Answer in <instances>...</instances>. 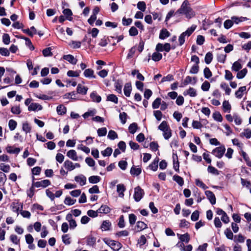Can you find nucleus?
<instances>
[{"mask_svg": "<svg viewBox=\"0 0 251 251\" xmlns=\"http://www.w3.org/2000/svg\"><path fill=\"white\" fill-rule=\"evenodd\" d=\"M98 210L100 213H108L110 211V209L106 205H101Z\"/></svg>", "mask_w": 251, "mask_h": 251, "instance_id": "obj_50", "label": "nucleus"}, {"mask_svg": "<svg viewBox=\"0 0 251 251\" xmlns=\"http://www.w3.org/2000/svg\"><path fill=\"white\" fill-rule=\"evenodd\" d=\"M131 90L132 87L131 83L128 82L126 83L124 88V92L125 96L127 97H129L130 95Z\"/></svg>", "mask_w": 251, "mask_h": 251, "instance_id": "obj_15", "label": "nucleus"}, {"mask_svg": "<svg viewBox=\"0 0 251 251\" xmlns=\"http://www.w3.org/2000/svg\"><path fill=\"white\" fill-rule=\"evenodd\" d=\"M67 156L73 160L77 161L78 160L77 153L74 150H71L69 151L67 153Z\"/></svg>", "mask_w": 251, "mask_h": 251, "instance_id": "obj_10", "label": "nucleus"}, {"mask_svg": "<svg viewBox=\"0 0 251 251\" xmlns=\"http://www.w3.org/2000/svg\"><path fill=\"white\" fill-rule=\"evenodd\" d=\"M138 129V125L135 123H133L130 124L128 127L129 132L131 134H134L136 132Z\"/></svg>", "mask_w": 251, "mask_h": 251, "instance_id": "obj_30", "label": "nucleus"}, {"mask_svg": "<svg viewBox=\"0 0 251 251\" xmlns=\"http://www.w3.org/2000/svg\"><path fill=\"white\" fill-rule=\"evenodd\" d=\"M23 130L26 133H29L31 131V127L27 123H25L23 124Z\"/></svg>", "mask_w": 251, "mask_h": 251, "instance_id": "obj_64", "label": "nucleus"}, {"mask_svg": "<svg viewBox=\"0 0 251 251\" xmlns=\"http://www.w3.org/2000/svg\"><path fill=\"white\" fill-rule=\"evenodd\" d=\"M221 88L225 91V93L227 95H229L231 92V89L228 87L227 84L225 82H222L220 84Z\"/></svg>", "mask_w": 251, "mask_h": 251, "instance_id": "obj_25", "label": "nucleus"}, {"mask_svg": "<svg viewBox=\"0 0 251 251\" xmlns=\"http://www.w3.org/2000/svg\"><path fill=\"white\" fill-rule=\"evenodd\" d=\"M42 109V106L37 103H31L28 108L29 111L41 110Z\"/></svg>", "mask_w": 251, "mask_h": 251, "instance_id": "obj_18", "label": "nucleus"}, {"mask_svg": "<svg viewBox=\"0 0 251 251\" xmlns=\"http://www.w3.org/2000/svg\"><path fill=\"white\" fill-rule=\"evenodd\" d=\"M161 99L159 98L156 99L152 104V106L153 109H157L159 107L161 104Z\"/></svg>", "mask_w": 251, "mask_h": 251, "instance_id": "obj_53", "label": "nucleus"}, {"mask_svg": "<svg viewBox=\"0 0 251 251\" xmlns=\"http://www.w3.org/2000/svg\"><path fill=\"white\" fill-rule=\"evenodd\" d=\"M163 135L166 140L169 139L172 136V132L170 128L164 131Z\"/></svg>", "mask_w": 251, "mask_h": 251, "instance_id": "obj_55", "label": "nucleus"}, {"mask_svg": "<svg viewBox=\"0 0 251 251\" xmlns=\"http://www.w3.org/2000/svg\"><path fill=\"white\" fill-rule=\"evenodd\" d=\"M10 207L13 212H16L18 215L20 210L23 208V203L19 202L18 201H14L11 203Z\"/></svg>", "mask_w": 251, "mask_h": 251, "instance_id": "obj_6", "label": "nucleus"}, {"mask_svg": "<svg viewBox=\"0 0 251 251\" xmlns=\"http://www.w3.org/2000/svg\"><path fill=\"white\" fill-rule=\"evenodd\" d=\"M107 137L110 140H114L118 138V135L115 131L110 130L108 132Z\"/></svg>", "mask_w": 251, "mask_h": 251, "instance_id": "obj_47", "label": "nucleus"}, {"mask_svg": "<svg viewBox=\"0 0 251 251\" xmlns=\"http://www.w3.org/2000/svg\"><path fill=\"white\" fill-rule=\"evenodd\" d=\"M192 80L194 81L193 83H196L197 81V78L196 77H194L192 78V77L190 76H187L186 77L185 79L184 80L183 82L182 83V86H186L188 85L189 83H191L192 82Z\"/></svg>", "mask_w": 251, "mask_h": 251, "instance_id": "obj_20", "label": "nucleus"}, {"mask_svg": "<svg viewBox=\"0 0 251 251\" xmlns=\"http://www.w3.org/2000/svg\"><path fill=\"white\" fill-rule=\"evenodd\" d=\"M177 236H179V239L182 242H184L187 243L190 240V236L189 234L187 233L182 235L177 234Z\"/></svg>", "mask_w": 251, "mask_h": 251, "instance_id": "obj_26", "label": "nucleus"}, {"mask_svg": "<svg viewBox=\"0 0 251 251\" xmlns=\"http://www.w3.org/2000/svg\"><path fill=\"white\" fill-rule=\"evenodd\" d=\"M83 74L84 76L86 77L93 78H95L96 77V75H94V71L91 69H85L84 71Z\"/></svg>", "mask_w": 251, "mask_h": 251, "instance_id": "obj_17", "label": "nucleus"}, {"mask_svg": "<svg viewBox=\"0 0 251 251\" xmlns=\"http://www.w3.org/2000/svg\"><path fill=\"white\" fill-rule=\"evenodd\" d=\"M210 87V84L207 81H205L201 85V88L203 91H207Z\"/></svg>", "mask_w": 251, "mask_h": 251, "instance_id": "obj_58", "label": "nucleus"}, {"mask_svg": "<svg viewBox=\"0 0 251 251\" xmlns=\"http://www.w3.org/2000/svg\"><path fill=\"white\" fill-rule=\"evenodd\" d=\"M141 172L142 170L140 167L133 166L130 169V174L135 176H139L141 173Z\"/></svg>", "mask_w": 251, "mask_h": 251, "instance_id": "obj_22", "label": "nucleus"}, {"mask_svg": "<svg viewBox=\"0 0 251 251\" xmlns=\"http://www.w3.org/2000/svg\"><path fill=\"white\" fill-rule=\"evenodd\" d=\"M89 181L92 184L97 183L100 182V178L98 176H93L89 177Z\"/></svg>", "mask_w": 251, "mask_h": 251, "instance_id": "obj_32", "label": "nucleus"}, {"mask_svg": "<svg viewBox=\"0 0 251 251\" xmlns=\"http://www.w3.org/2000/svg\"><path fill=\"white\" fill-rule=\"evenodd\" d=\"M63 13L66 16L67 19L69 21H71L72 20V18L71 16L72 15V12L70 9H65L63 11Z\"/></svg>", "mask_w": 251, "mask_h": 251, "instance_id": "obj_33", "label": "nucleus"}, {"mask_svg": "<svg viewBox=\"0 0 251 251\" xmlns=\"http://www.w3.org/2000/svg\"><path fill=\"white\" fill-rule=\"evenodd\" d=\"M112 149L111 148L108 147L104 151H101V153L103 156H109L112 154Z\"/></svg>", "mask_w": 251, "mask_h": 251, "instance_id": "obj_37", "label": "nucleus"}, {"mask_svg": "<svg viewBox=\"0 0 251 251\" xmlns=\"http://www.w3.org/2000/svg\"><path fill=\"white\" fill-rule=\"evenodd\" d=\"M88 88L81 84H79L77 86V92L78 93L85 95L87 93Z\"/></svg>", "mask_w": 251, "mask_h": 251, "instance_id": "obj_24", "label": "nucleus"}, {"mask_svg": "<svg viewBox=\"0 0 251 251\" xmlns=\"http://www.w3.org/2000/svg\"><path fill=\"white\" fill-rule=\"evenodd\" d=\"M75 180L76 182L78 183L81 186H83L86 183V177L84 176L80 175L75 176Z\"/></svg>", "mask_w": 251, "mask_h": 251, "instance_id": "obj_8", "label": "nucleus"}, {"mask_svg": "<svg viewBox=\"0 0 251 251\" xmlns=\"http://www.w3.org/2000/svg\"><path fill=\"white\" fill-rule=\"evenodd\" d=\"M34 177H33L32 183L33 184V185L35 186V187H37V188H39V187L46 188L47 186L50 185L51 184L50 181L48 179H44L43 180H42L40 181H37V182H34Z\"/></svg>", "mask_w": 251, "mask_h": 251, "instance_id": "obj_5", "label": "nucleus"}, {"mask_svg": "<svg viewBox=\"0 0 251 251\" xmlns=\"http://www.w3.org/2000/svg\"><path fill=\"white\" fill-rule=\"evenodd\" d=\"M245 240V237L242 234H238L235 235L234 237V241L237 243H244Z\"/></svg>", "mask_w": 251, "mask_h": 251, "instance_id": "obj_34", "label": "nucleus"}, {"mask_svg": "<svg viewBox=\"0 0 251 251\" xmlns=\"http://www.w3.org/2000/svg\"><path fill=\"white\" fill-rule=\"evenodd\" d=\"M213 59V54L211 52H207L205 56L204 60L207 64H210Z\"/></svg>", "mask_w": 251, "mask_h": 251, "instance_id": "obj_43", "label": "nucleus"}, {"mask_svg": "<svg viewBox=\"0 0 251 251\" xmlns=\"http://www.w3.org/2000/svg\"><path fill=\"white\" fill-rule=\"evenodd\" d=\"M162 58V55L160 53L155 52L152 55V59L154 61H158Z\"/></svg>", "mask_w": 251, "mask_h": 251, "instance_id": "obj_41", "label": "nucleus"}, {"mask_svg": "<svg viewBox=\"0 0 251 251\" xmlns=\"http://www.w3.org/2000/svg\"><path fill=\"white\" fill-rule=\"evenodd\" d=\"M104 242L106 245L109 246L115 251H118L122 247V245L119 242L117 241L109 239H104Z\"/></svg>", "mask_w": 251, "mask_h": 251, "instance_id": "obj_2", "label": "nucleus"}, {"mask_svg": "<svg viewBox=\"0 0 251 251\" xmlns=\"http://www.w3.org/2000/svg\"><path fill=\"white\" fill-rule=\"evenodd\" d=\"M138 9L142 11H145L146 9V5L144 1H139L137 4Z\"/></svg>", "mask_w": 251, "mask_h": 251, "instance_id": "obj_57", "label": "nucleus"}, {"mask_svg": "<svg viewBox=\"0 0 251 251\" xmlns=\"http://www.w3.org/2000/svg\"><path fill=\"white\" fill-rule=\"evenodd\" d=\"M56 111L59 115H62L66 113V108L63 105H59L56 108Z\"/></svg>", "mask_w": 251, "mask_h": 251, "instance_id": "obj_29", "label": "nucleus"}, {"mask_svg": "<svg viewBox=\"0 0 251 251\" xmlns=\"http://www.w3.org/2000/svg\"><path fill=\"white\" fill-rule=\"evenodd\" d=\"M173 180L176 182L180 186H182L184 184L183 178L178 175H174L173 177Z\"/></svg>", "mask_w": 251, "mask_h": 251, "instance_id": "obj_38", "label": "nucleus"}, {"mask_svg": "<svg viewBox=\"0 0 251 251\" xmlns=\"http://www.w3.org/2000/svg\"><path fill=\"white\" fill-rule=\"evenodd\" d=\"M129 235V232L126 230L118 231L115 233V235L118 237H126Z\"/></svg>", "mask_w": 251, "mask_h": 251, "instance_id": "obj_56", "label": "nucleus"}, {"mask_svg": "<svg viewBox=\"0 0 251 251\" xmlns=\"http://www.w3.org/2000/svg\"><path fill=\"white\" fill-rule=\"evenodd\" d=\"M90 97L94 101L99 102L101 101L100 96L98 95L96 92L92 93L90 95Z\"/></svg>", "mask_w": 251, "mask_h": 251, "instance_id": "obj_35", "label": "nucleus"}, {"mask_svg": "<svg viewBox=\"0 0 251 251\" xmlns=\"http://www.w3.org/2000/svg\"><path fill=\"white\" fill-rule=\"evenodd\" d=\"M231 19H232V21H233V23H235L236 24H238L240 22L247 20V18L243 17H237L234 16L231 18Z\"/></svg>", "mask_w": 251, "mask_h": 251, "instance_id": "obj_40", "label": "nucleus"}, {"mask_svg": "<svg viewBox=\"0 0 251 251\" xmlns=\"http://www.w3.org/2000/svg\"><path fill=\"white\" fill-rule=\"evenodd\" d=\"M170 36V32L166 29H162L159 34V38L160 39H165Z\"/></svg>", "mask_w": 251, "mask_h": 251, "instance_id": "obj_23", "label": "nucleus"}, {"mask_svg": "<svg viewBox=\"0 0 251 251\" xmlns=\"http://www.w3.org/2000/svg\"><path fill=\"white\" fill-rule=\"evenodd\" d=\"M114 86L115 88V90L119 94L122 93V87H123V84L121 80H117Z\"/></svg>", "mask_w": 251, "mask_h": 251, "instance_id": "obj_21", "label": "nucleus"}, {"mask_svg": "<svg viewBox=\"0 0 251 251\" xmlns=\"http://www.w3.org/2000/svg\"><path fill=\"white\" fill-rule=\"evenodd\" d=\"M135 228L137 232H140L148 228V226L144 222L138 221L136 223Z\"/></svg>", "mask_w": 251, "mask_h": 251, "instance_id": "obj_11", "label": "nucleus"}, {"mask_svg": "<svg viewBox=\"0 0 251 251\" xmlns=\"http://www.w3.org/2000/svg\"><path fill=\"white\" fill-rule=\"evenodd\" d=\"M169 128H170L169 125H168L167 122L165 121H163L158 126V129L163 132Z\"/></svg>", "mask_w": 251, "mask_h": 251, "instance_id": "obj_39", "label": "nucleus"}, {"mask_svg": "<svg viewBox=\"0 0 251 251\" xmlns=\"http://www.w3.org/2000/svg\"><path fill=\"white\" fill-rule=\"evenodd\" d=\"M241 155L243 156V158L246 162L247 165L251 167V161L250 160V158L247 154L245 151H242L241 152Z\"/></svg>", "mask_w": 251, "mask_h": 251, "instance_id": "obj_51", "label": "nucleus"}, {"mask_svg": "<svg viewBox=\"0 0 251 251\" xmlns=\"http://www.w3.org/2000/svg\"><path fill=\"white\" fill-rule=\"evenodd\" d=\"M223 110L225 112H229L231 109V106L228 101L225 100L223 103Z\"/></svg>", "mask_w": 251, "mask_h": 251, "instance_id": "obj_31", "label": "nucleus"}, {"mask_svg": "<svg viewBox=\"0 0 251 251\" xmlns=\"http://www.w3.org/2000/svg\"><path fill=\"white\" fill-rule=\"evenodd\" d=\"M6 151L9 153H18L20 151V149L18 148H14L12 146H7L6 148Z\"/></svg>", "mask_w": 251, "mask_h": 251, "instance_id": "obj_27", "label": "nucleus"}, {"mask_svg": "<svg viewBox=\"0 0 251 251\" xmlns=\"http://www.w3.org/2000/svg\"><path fill=\"white\" fill-rule=\"evenodd\" d=\"M213 118L214 119L218 122H222L223 117L220 112H215L213 114Z\"/></svg>", "mask_w": 251, "mask_h": 251, "instance_id": "obj_59", "label": "nucleus"}, {"mask_svg": "<svg viewBox=\"0 0 251 251\" xmlns=\"http://www.w3.org/2000/svg\"><path fill=\"white\" fill-rule=\"evenodd\" d=\"M197 26L196 25H192L190 27L188 28L186 31L183 32V34H184V36H187L188 37L190 36L191 34L194 31L195 29L196 28Z\"/></svg>", "mask_w": 251, "mask_h": 251, "instance_id": "obj_28", "label": "nucleus"}, {"mask_svg": "<svg viewBox=\"0 0 251 251\" xmlns=\"http://www.w3.org/2000/svg\"><path fill=\"white\" fill-rule=\"evenodd\" d=\"M98 134L99 136H103L107 133V129L105 127L99 128L97 130Z\"/></svg>", "mask_w": 251, "mask_h": 251, "instance_id": "obj_62", "label": "nucleus"}, {"mask_svg": "<svg viewBox=\"0 0 251 251\" xmlns=\"http://www.w3.org/2000/svg\"><path fill=\"white\" fill-rule=\"evenodd\" d=\"M205 194L212 204H215L216 198L215 195L211 191L207 190L205 192Z\"/></svg>", "mask_w": 251, "mask_h": 251, "instance_id": "obj_7", "label": "nucleus"}, {"mask_svg": "<svg viewBox=\"0 0 251 251\" xmlns=\"http://www.w3.org/2000/svg\"><path fill=\"white\" fill-rule=\"evenodd\" d=\"M31 210L33 211L36 210L43 211L44 207L41 205H40L38 203H34L32 205Z\"/></svg>", "mask_w": 251, "mask_h": 251, "instance_id": "obj_49", "label": "nucleus"}, {"mask_svg": "<svg viewBox=\"0 0 251 251\" xmlns=\"http://www.w3.org/2000/svg\"><path fill=\"white\" fill-rule=\"evenodd\" d=\"M177 12L183 14L187 19H191L195 15V12L191 7L190 4L188 0H185L180 7L178 9Z\"/></svg>", "mask_w": 251, "mask_h": 251, "instance_id": "obj_1", "label": "nucleus"}, {"mask_svg": "<svg viewBox=\"0 0 251 251\" xmlns=\"http://www.w3.org/2000/svg\"><path fill=\"white\" fill-rule=\"evenodd\" d=\"M80 72V71L70 70L68 71L67 75L69 77H78L79 75Z\"/></svg>", "mask_w": 251, "mask_h": 251, "instance_id": "obj_52", "label": "nucleus"}, {"mask_svg": "<svg viewBox=\"0 0 251 251\" xmlns=\"http://www.w3.org/2000/svg\"><path fill=\"white\" fill-rule=\"evenodd\" d=\"M111 223L108 220L103 221L101 226L100 229L102 231H107L110 229Z\"/></svg>", "mask_w": 251, "mask_h": 251, "instance_id": "obj_13", "label": "nucleus"}, {"mask_svg": "<svg viewBox=\"0 0 251 251\" xmlns=\"http://www.w3.org/2000/svg\"><path fill=\"white\" fill-rule=\"evenodd\" d=\"M242 68V65L241 63L239 61H236L235 62L232 66V70L238 72L240 69Z\"/></svg>", "mask_w": 251, "mask_h": 251, "instance_id": "obj_46", "label": "nucleus"}, {"mask_svg": "<svg viewBox=\"0 0 251 251\" xmlns=\"http://www.w3.org/2000/svg\"><path fill=\"white\" fill-rule=\"evenodd\" d=\"M183 95L184 96L188 95L191 97H195L197 96V94L195 89L192 87H190L189 89L184 92Z\"/></svg>", "mask_w": 251, "mask_h": 251, "instance_id": "obj_19", "label": "nucleus"}, {"mask_svg": "<svg viewBox=\"0 0 251 251\" xmlns=\"http://www.w3.org/2000/svg\"><path fill=\"white\" fill-rule=\"evenodd\" d=\"M203 74L205 78L207 79L209 78L212 75V72L208 67L204 68L203 70Z\"/></svg>", "mask_w": 251, "mask_h": 251, "instance_id": "obj_54", "label": "nucleus"}, {"mask_svg": "<svg viewBox=\"0 0 251 251\" xmlns=\"http://www.w3.org/2000/svg\"><path fill=\"white\" fill-rule=\"evenodd\" d=\"M240 136H245L247 138H250L251 137V130L249 128L245 129L243 132L241 133Z\"/></svg>", "mask_w": 251, "mask_h": 251, "instance_id": "obj_36", "label": "nucleus"}, {"mask_svg": "<svg viewBox=\"0 0 251 251\" xmlns=\"http://www.w3.org/2000/svg\"><path fill=\"white\" fill-rule=\"evenodd\" d=\"M76 201L75 200H73L70 197H66L64 200V203L66 205H72Z\"/></svg>", "mask_w": 251, "mask_h": 251, "instance_id": "obj_61", "label": "nucleus"}, {"mask_svg": "<svg viewBox=\"0 0 251 251\" xmlns=\"http://www.w3.org/2000/svg\"><path fill=\"white\" fill-rule=\"evenodd\" d=\"M63 58L64 59L73 65L76 64L77 61V59L75 58L73 55L71 54L64 55Z\"/></svg>", "mask_w": 251, "mask_h": 251, "instance_id": "obj_16", "label": "nucleus"}, {"mask_svg": "<svg viewBox=\"0 0 251 251\" xmlns=\"http://www.w3.org/2000/svg\"><path fill=\"white\" fill-rule=\"evenodd\" d=\"M207 171L208 173H211L213 175L217 176L219 175V171L216 168L212 166H209L208 167Z\"/></svg>", "mask_w": 251, "mask_h": 251, "instance_id": "obj_42", "label": "nucleus"}, {"mask_svg": "<svg viewBox=\"0 0 251 251\" xmlns=\"http://www.w3.org/2000/svg\"><path fill=\"white\" fill-rule=\"evenodd\" d=\"M144 192L139 186L134 188V199L137 202L139 201L143 197Z\"/></svg>", "mask_w": 251, "mask_h": 251, "instance_id": "obj_3", "label": "nucleus"}, {"mask_svg": "<svg viewBox=\"0 0 251 251\" xmlns=\"http://www.w3.org/2000/svg\"><path fill=\"white\" fill-rule=\"evenodd\" d=\"M20 213L24 218L29 219L31 217V214L28 211L23 210V209H21Z\"/></svg>", "mask_w": 251, "mask_h": 251, "instance_id": "obj_60", "label": "nucleus"}, {"mask_svg": "<svg viewBox=\"0 0 251 251\" xmlns=\"http://www.w3.org/2000/svg\"><path fill=\"white\" fill-rule=\"evenodd\" d=\"M246 86L240 87L235 93L236 97L239 99H241L243 96L244 93L246 91Z\"/></svg>", "mask_w": 251, "mask_h": 251, "instance_id": "obj_12", "label": "nucleus"}, {"mask_svg": "<svg viewBox=\"0 0 251 251\" xmlns=\"http://www.w3.org/2000/svg\"><path fill=\"white\" fill-rule=\"evenodd\" d=\"M247 73V70L243 69V70L239 71L237 74V78L238 79H242L245 77Z\"/></svg>", "mask_w": 251, "mask_h": 251, "instance_id": "obj_44", "label": "nucleus"}, {"mask_svg": "<svg viewBox=\"0 0 251 251\" xmlns=\"http://www.w3.org/2000/svg\"><path fill=\"white\" fill-rule=\"evenodd\" d=\"M62 238L63 242L65 245H69L71 243L70 237L68 234L63 235Z\"/></svg>", "mask_w": 251, "mask_h": 251, "instance_id": "obj_63", "label": "nucleus"}, {"mask_svg": "<svg viewBox=\"0 0 251 251\" xmlns=\"http://www.w3.org/2000/svg\"><path fill=\"white\" fill-rule=\"evenodd\" d=\"M63 166L68 171L70 172L74 170V163L69 160L64 162Z\"/></svg>", "mask_w": 251, "mask_h": 251, "instance_id": "obj_14", "label": "nucleus"}, {"mask_svg": "<svg viewBox=\"0 0 251 251\" xmlns=\"http://www.w3.org/2000/svg\"><path fill=\"white\" fill-rule=\"evenodd\" d=\"M107 100L112 101L115 103H117L118 102V99L116 95L114 94H110L107 96Z\"/></svg>", "mask_w": 251, "mask_h": 251, "instance_id": "obj_45", "label": "nucleus"}, {"mask_svg": "<svg viewBox=\"0 0 251 251\" xmlns=\"http://www.w3.org/2000/svg\"><path fill=\"white\" fill-rule=\"evenodd\" d=\"M126 191V187L123 184H119L117 185V192L118 193L119 197L124 198V192Z\"/></svg>", "mask_w": 251, "mask_h": 251, "instance_id": "obj_9", "label": "nucleus"}, {"mask_svg": "<svg viewBox=\"0 0 251 251\" xmlns=\"http://www.w3.org/2000/svg\"><path fill=\"white\" fill-rule=\"evenodd\" d=\"M17 125V122L14 120H10L8 122V126L10 130H14Z\"/></svg>", "mask_w": 251, "mask_h": 251, "instance_id": "obj_48", "label": "nucleus"}, {"mask_svg": "<svg viewBox=\"0 0 251 251\" xmlns=\"http://www.w3.org/2000/svg\"><path fill=\"white\" fill-rule=\"evenodd\" d=\"M226 151V148L224 146H220L214 149L212 153L216 157L221 158L223 157Z\"/></svg>", "mask_w": 251, "mask_h": 251, "instance_id": "obj_4", "label": "nucleus"}]
</instances>
